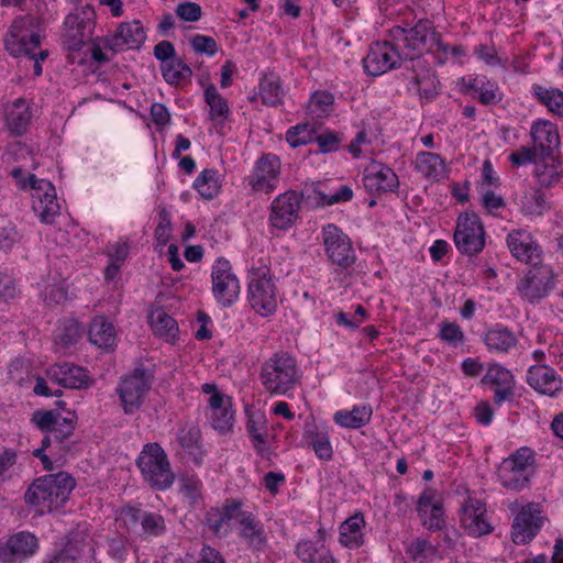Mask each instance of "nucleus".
I'll use <instances>...</instances> for the list:
<instances>
[{"label": "nucleus", "instance_id": "obj_1", "mask_svg": "<svg viewBox=\"0 0 563 563\" xmlns=\"http://www.w3.org/2000/svg\"><path fill=\"white\" fill-rule=\"evenodd\" d=\"M389 36L404 54L405 64L412 59H422L424 51L437 49L449 53L450 46L441 40L432 21L420 19L413 25L405 23L395 25L389 30Z\"/></svg>", "mask_w": 563, "mask_h": 563}, {"label": "nucleus", "instance_id": "obj_2", "mask_svg": "<svg viewBox=\"0 0 563 563\" xmlns=\"http://www.w3.org/2000/svg\"><path fill=\"white\" fill-rule=\"evenodd\" d=\"M75 479L65 472L49 474L35 479L27 488L24 500L38 507L41 512L59 509L68 500Z\"/></svg>", "mask_w": 563, "mask_h": 563}, {"label": "nucleus", "instance_id": "obj_3", "mask_svg": "<svg viewBox=\"0 0 563 563\" xmlns=\"http://www.w3.org/2000/svg\"><path fill=\"white\" fill-rule=\"evenodd\" d=\"M301 373L296 358L286 352H278L266 360L260 378L265 390L272 395L286 396L299 384Z\"/></svg>", "mask_w": 563, "mask_h": 563}, {"label": "nucleus", "instance_id": "obj_4", "mask_svg": "<svg viewBox=\"0 0 563 563\" xmlns=\"http://www.w3.org/2000/svg\"><path fill=\"white\" fill-rule=\"evenodd\" d=\"M136 466L143 481L155 490H167L175 483L168 455L157 442H148L143 445Z\"/></svg>", "mask_w": 563, "mask_h": 563}, {"label": "nucleus", "instance_id": "obj_5", "mask_svg": "<svg viewBox=\"0 0 563 563\" xmlns=\"http://www.w3.org/2000/svg\"><path fill=\"white\" fill-rule=\"evenodd\" d=\"M534 474V452L528 446L519 448L504 459L497 470L501 486L517 493L530 487Z\"/></svg>", "mask_w": 563, "mask_h": 563}, {"label": "nucleus", "instance_id": "obj_6", "mask_svg": "<svg viewBox=\"0 0 563 563\" xmlns=\"http://www.w3.org/2000/svg\"><path fill=\"white\" fill-rule=\"evenodd\" d=\"M154 377L151 368L137 366L120 378L115 393L125 415H133L141 409L152 388Z\"/></svg>", "mask_w": 563, "mask_h": 563}, {"label": "nucleus", "instance_id": "obj_7", "mask_svg": "<svg viewBox=\"0 0 563 563\" xmlns=\"http://www.w3.org/2000/svg\"><path fill=\"white\" fill-rule=\"evenodd\" d=\"M260 265L252 263L250 268L249 301L261 316H269L277 308L276 287L266 264L267 258H260Z\"/></svg>", "mask_w": 563, "mask_h": 563}, {"label": "nucleus", "instance_id": "obj_8", "mask_svg": "<svg viewBox=\"0 0 563 563\" xmlns=\"http://www.w3.org/2000/svg\"><path fill=\"white\" fill-rule=\"evenodd\" d=\"M317 195V183L306 184L300 194L286 191L277 196L271 205L269 224L286 231L294 225L298 218L300 199H311Z\"/></svg>", "mask_w": 563, "mask_h": 563}, {"label": "nucleus", "instance_id": "obj_9", "mask_svg": "<svg viewBox=\"0 0 563 563\" xmlns=\"http://www.w3.org/2000/svg\"><path fill=\"white\" fill-rule=\"evenodd\" d=\"M35 18L32 15L18 16L13 20L4 37L5 49L14 57H35L34 51L41 44V37L34 30Z\"/></svg>", "mask_w": 563, "mask_h": 563}, {"label": "nucleus", "instance_id": "obj_10", "mask_svg": "<svg viewBox=\"0 0 563 563\" xmlns=\"http://www.w3.org/2000/svg\"><path fill=\"white\" fill-rule=\"evenodd\" d=\"M212 295L222 307H231L241 292V285L231 263L219 257L211 267Z\"/></svg>", "mask_w": 563, "mask_h": 563}, {"label": "nucleus", "instance_id": "obj_11", "mask_svg": "<svg viewBox=\"0 0 563 563\" xmlns=\"http://www.w3.org/2000/svg\"><path fill=\"white\" fill-rule=\"evenodd\" d=\"M96 13L86 5L76 13H69L65 21L64 45L68 51H79L92 36Z\"/></svg>", "mask_w": 563, "mask_h": 563}, {"label": "nucleus", "instance_id": "obj_12", "mask_svg": "<svg viewBox=\"0 0 563 563\" xmlns=\"http://www.w3.org/2000/svg\"><path fill=\"white\" fill-rule=\"evenodd\" d=\"M454 243L457 250L466 255H476L485 246L484 227L475 213L465 212L457 219Z\"/></svg>", "mask_w": 563, "mask_h": 563}, {"label": "nucleus", "instance_id": "obj_13", "mask_svg": "<svg viewBox=\"0 0 563 563\" xmlns=\"http://www.w3.org/2000/svg\"><path fill=\"white\" fill-rule=\"evenodd\" d=\"M402 59L404 54L393 40L379 41L369 46L367 55L363 58V67L367 75L376 77L401 67Z\"/></svg>", "mask_w": 563, "mask_h": 563}, {"label": "nucleus", "instance_id": "obj_14", "mask_svg": "<svg viewBox=\"0 0 563 563\" xmlns=\"http://www.w3.org/2000/svg\"><path fill=\"white\" fill-rule=\"evenodd\" d=\"M525 276L519 280L517 290L530 303L545 298L553 287V272L549 265L530 264Z\"/></svg>", "mask_w": 563, "mask_h": 563}, {"label": "nucleus", "instance_id": "obj_15", "mask_svg": "<svg viewBox=\"0 0 563 563\" xmlns=\"http://www.w3.org/2000/svg\"><path fill=\"white\" fill-rule=\"evenodd\" d=\"M282 163L277 155L273 153L263 154L253 167L247 177L249 186L256 192H273L280 179Z\"/></svg>", "mask_w": 563, "mask_h": 563}, {"label": "nucleus", "instance_id": "obj_16", "mask_svg": "<svg viewBox=\"0 0 563 563\" xmlns=\"http://www.w3.org/2000/svg\"><path fill=\"white\" fill-rule=\"evenodd\" d=\"M323 245L328 258L342 268L352 266L355 252L349 236L335 224L323 227Z\"/></svg>", "mask_w": 563, "mask_h": 563}, {"label": "nucleus", "instance_id": "obj_17", "mask_svg": "<svg viewBox=\"0 0 563 563\" xmlns=\"http://www.w3.org/2000/svg\"><path fill=\"white\" fill-rule=\"evenodd\" d=\"M29 184L34 190L32 195L34 212L42 222L53 223L60 209L54 186L51 181L38 179L33 174L29 175Z\"/></svg>", "mask_w": 563, "mask_h": 563}, {"label": "nucleus", "instance_id": "obj_18", "mask_svg": "<svg viewBox=\"0 0 563 563\" xmlns=\"http://www.w3.org/2000/svg\"><path fill=\"white\" fill-rule=\"evenodd\" d=\"M78 560L95 562V547L86 530L70 531L65 547L49 563H75Z\"/></svg>", "mask_w": 563, "mask_h": 563}, {"label": "nucleus", "instance_id": "obj_19", "mask_svg": "<svg viewBox=\"0 0 563 563\" xmlns=\"http://www.w3.org/2000/svg\"><path fill=\"white\" fill-rule=\"evenodd\" d=\"M459 514L461 526L468 536L478 538L493 531L486 517V505L481 499L468 497Z\"/></svg>", "mask_w": 563, "mask_h": 563}, {"label": "nucleus", "instance_id": "obj_20", "mask_svg": "<svg viewBox=\"0 0 563 563\" xmlns=\"http://www.w3.org/2000/svg\"><path fill=\"white\" fill-rule=\"evenodd\" d=\"M506 243L516 260L527 265L541 263L542 250L531 232L525 229L512 230L508 233Z\"/></svg>", "mask_w": 563, "mask_h": 563}, {"label": "nucleus", "instance_id": "obj_21", "mask_svg": "<svg viewBox=\"0 0 563 563\" xmlns=\"http://www.w3.org/2000/svg\"><path fill=\"white\" fill-rule=\"evenodd\" d=\"M146 34L137 20L122 22L117 30L104 38L108 48L113 52L139 49L145 42Z\"/></svg>", "mask_w": 563, "mask_h": 563}, {"label": "nucleus", "instance_id": "obj_22", "mask_svg": "<svg viewBox=\"0 0 563 563\" xmlns=\"http://www.w3.org/2000/svg\"><path fill=\"white\" fill-rule=\"evenodd\" d=\"M38 548L37 539L30 532H19L0 545V563H22Z\"/></svg>", "mask_w": 563, "mask_h": 563}, {"label": "nucleus", "instance_id": "obj_23", "mask_svg": "<svg viewBox=\"0 0 563 563\" xmlns=\"http://www.w3.org/2000/svg\"><path fill=\"white\" fill-rule=\"evenodd\" d=\"M542 528L540 512L531 505L525 506L517 514L511 526V539L516 544L529 543Z\"/></svg>", "mask_w": 563, "mask_h": 563}, {"label": "nucleus", "instance_id": "obj_24", "mask_svg": "<svg viewBox=\"0 0 563 563\" xmlns=\"http://www.w3.org/2000/svg\"><path fill=\"white\" fill-rule=\"evenodd\" d=\"M363 184L369 194L380 195L395 191L399 186V180L390 167L374 162L365 169Z\"/></svg>", "mask_w": 563, "mask_h": 563}, {"label": "nucleus", "instance_id": "obj_25", "mask_svg": "<svg viewBox=\"0 0 563 563\" xmlns=\"http://www.w3.org/2000/svg\"><path fill=\"white\" fill-rule=\"evenodd\" d=\"M527 383L536 391L549 397H555L563 387L561 377L547 364L531 365L528 368Z\"/></svg>", "mask_w": 563, "mask_h": 563}, {"label": "nucleus", "instance_id": "obj_26", "mask_svg": "<svg viewBox=\"0 0 563 563\" xmlns=\"http://www.w3.org/2000/svg\"><path fill=\"white\" fill-rule=\"evenodd\" d=\"M48 376L58 385L69 389H86L93 383L88 371L71 363L52 366L48 371Z\"/></svg>", "mask_w": 563, "mask_h": 563}, {"label": "nucleus", "instance_id": "obj_27", "mask_svg": "<svg viewBox=\"0 0 563 563\" xmlns=\"http://www.w3.org/2000/svg\"><path fill=\"white\" fill-rule=\"evenodd\" d=\"M405 68L411 71L407 78L410 79L420 92V96L430 100L438 95V79L435 74L428 67L424 59H412L407 62Z\"/></svg>", "mask_w": 563, "mask_h": 563}, {"label": "nucleus", "instance_id": "obj_28", "mask_svg": "<svg viewBox=\"0 0 563 563\" xmlns=\"http://www.w3.org/2000/svg\"><path fill=\"white\" fill-rule=\"evenodd\" d=\"M5 126L11 135L20 136L27 132L32 120V111L27 101L18 98L4 108Z\"/></svg>", "mask_w": 563, "mask_h": 563}, {"label": "nucleus", "instance_id": "obj_29", "mask_svg": "<svg viewBox=\"0 0 563 563\" xmlns=\"http://www.w3.org/2000/svg\"><path fill=\"white\" fill-rule=\"evenodd\" d=\"M514 201L525 217H541L550 206L541 188L525 187L516 192Z\"/></svg>", "mask_w": 563, "mask_h": 563}, {"label": "nucleus", "instance_id": "obj_30", "mask_svg": "<svg viewBox=\"0 0 563 563\" xmlns=\"http://www.w3.org/2000/svg\"><path fill=\"white\" fill-rule=\"evenodd\" d=\"M530 135L533 148L541 154L550 155L560 144L558 128L549 120H538L532 123Z\"/></svg>", "mask_w": 563, "mask_h": 563}, {"label": "nucleus", "instance_id": "obj_31", "mask_svg": "<svg viewBox=\"0 0 563 563\" xmlns=\"http://www.w3.org/2000/svg\"><path fill=\"white\" fill-rule=\"evenodd\" d=\"M200 439V430L194 424L183 426L176 433V443L183 450L184 456L195 464H200L203 459Z\"/></svg>", "mask_w": 563, "mask_h": 563}, {"label": "nucleus", "instance_id": "obj_32", "mask_svg": "<svg viewBox=\"0 0 563 563\" xmlns=\"http://www.w3.org/2000/svg\"><path fill=\"white\" fill-rule=\"evenodd\" d=\"M416 169L427 179L440 181L449 175L445 162L437 153L420 152L416 156Z\"/></svg>", "mask_w": 563, "mask_h": 563}, {"label": "nucleus", "instance_id": "obj_33", "mask_svg": "<svg viewBox=\"0 0 563 563\" xmlns=\"http://www.w3.org/2000/svg\"><path fill=\"white\" fill-rule=\"evenodd\" d=\"M365 519L362 512L349 517L340 527V542L349 549H358L364 544Z\"/></svg>", "mask_w": 563, "mask_h": 563}, {"label": "nucleus", "instance_id": "obj_34", "mask_svg": "<svg viewBox=\"0 0 563 563\" xmlns=\"http://www.w3.org/2000/svg\"><path fill=\"white\" fill-rule=\"evenodd\" d=\"M372 415L373 410L369 405H355L351 410H338L333 415V421L342 428L360 429L371 421Z\"/></svg>", "mask_w": 563, "mask_h": 563}, {"label": "nucleus", "instance_id": "obj_35", "mask_svg": "<svg viewBox=\"0 0 563 563\" xmlns=\"http://www.w3.org/2000/svg\"><path fill=\"white\" fill-rule=\"evenodd\" d=\"M484 343L490 352L508 353L516 347L518 340L516 334L506 327L496 325L484 335Z\"/></svg>", "mask_w": 563, "mask_h": 563}, {"label": "nucleus", "instance_id": "obj_36", "mask_svg": "<svg viewBox=\"0 0 563 563\" xmlns=\"http://www.w3.org/2000/svg\"><path fill=\"white\" fill-rule=\"evenodd\" d=\"M89 340L99 347H111L114 344L115 334L113 324L103 317H97L89 327Z\"/></svg>", "mask_w": 563, "mask_h": 563}, {"label": "nucleus", "instance_id": "obj_37", "mask_svg": "<svg viewBox=\"0 0 563 563\" xmlns=\"http://www.w3.org/2000/svg\"><path fill=\"white\" fill-rule=\"evenodd\" d=\"M532 96L555 115L563 117V91L558 88L532 86Z\"/></svg>", "mask_w": 563, "mask_h": 563}, {"label": "nucleus", "instance_id": "obj_38", "mask_svg": "<svg viewBox=\"0 0 563 563\" xmlns=\"http://www.w3.org/2000/svg\"><path fill=\"white\" fill-rule=\"evenodd\" d=\"M161 70L165 81L173 86L187 84L192 76L191 68L180 57L168 64H161Z\"/></svg>", "mask_w": 563, "mask_h": 563}, {"label": "nucleus", "instance_id": "obj_39", "mask_svg": "<svg viewBox=\"0 0 563 563\" xmlns=\"http://www.w3.org/2000/svg\"><path fill=\"white\" fill-rule=\"evenodd\" d=\"M533 175L540 187L551 188L562 180L563 168L553 161L551 163L540 161L534 164Z\"/></svg>", "mask_w": 563, "mask_h": 563}, {"label": "nucleus", "instance_id": "obj_40", "mask_svg": "<svg viewBox=\"0 0 563 563\" xmlns=\"http://www.w3.org/2000/svg\"><path fill=\"white\" fill-rule=\"evenodd\" d=\"M262 102L268 107H277L284 98L280 79L275 75H265L260 82Z\"/></svg>", "mask_w": 563, "mask_h": 563}, {"label": "nucleus", "instance_id": "obj_41", "mask_svg": "<svg viewBox=\"0 0 563 563\" xmlns=\"http://www.w3.org/2000/svg\"><path fill=\"white\" fill-rule=\"evenodd\" d=\"M151 325L153 332L166 341H173L177 336L178 325L176 320L162 309L152 313Z\"/></svg>", "mask_w": 563, "mask_h": 563}, {"label": "nucleus", "instance_id": "obj_42", "mask_svg": "<svg viewBox=\"0 0 563 563\" xmlns=\"http://www.w3.org/2000/svg\"><path fill=\"white\" fill-rule=\"evenodd\" d=\"M194 187L205 199L214 198L221 189L220 174L217 169H205L196 178Z\"/></svg>", "mask_w": 563, "mask_h": 563}, {"label": "nucleus", "instance_id": "obj_43", "mask_svg": "<svg viewBox=\"0 0 563 563\" xmlns=\"http://www.w3.org/2000/svg\"><path fill=\"white\" fill-rule=\"evenodd\" d=\"M286 141L292 148L317 141V124L305 122L290 126L286 132Z\"/></svg>", "mask_w": 563, "mask_h": 563}, {"label": "nucleus", "instance_id": "obj_44", "mask_svg": "<svg viewBox=\"0 0 563 563\" xmlns=\"http://www.w3.org/2000/svg\"><path fill=\"white\" fill-rule=\"evenodd\" d=\"M240 523L242 526L241 536L247 540L250 545L255 549H261L266 542V537L255 517L251 514L243 515L242 518H240Z\"/></svg>", "mask_w": 563, "mask_h": 563}, {"label": "nucleus", "instance_id": "obj_45", "mask_svg": "<svg viewBox=\"0 0 563 563\" xmlns=\"http://www.w3.org/2000/svg\"><path fill=\"white\" fill-rule=\"evenodd\" d=\"M205 99L210 108L209 114L211 120L222 122L229 115L228 102L213 85L206 89Z\"/></svg>", "mask_w": 563, "mask_h": 563}, {"label": "nucleus", "instance_id": "obj_46", "mask_svg": "<svg viewBox=\"0 0 563 563\" xmlns=\"http://www.w3.org/2000/svg\"><path fill=\"white\" fill-rule=\"evenodd\" d=\"M32 365L24 358H15L8 366V377L19 386H27L31 382Z\"/></svg>", "mask_w": 563, "mask_h": 563}, {"label": "nucleus", "instance_id": "obj_47", "mask_svg": "<svg viewBox=\"0 0 563 563\" xmlns=\"http://www.w3.org/2000/svg\"><path fill=\"white\" fill-rule=\"evenodd\" d=\"M244 514L241 511V504L236 501H232L229 505H225L219 514V519L212 520V518L208 519L209 526L216 533H220L222 530L227 531V527L230 520L234 518H242Z\"/></svg>", "mask_w": 563, "mask_h": 563}, {"label": "nucleus", "instance_id": "obj_48", "mask_svg": "<svg viewBox=\"0 0 563 563\" xmlns=\"http://www.w3.org/2000/svg\"><path fill=\"white\" fill-rule=\"evenodd\" d=\"M233 417L234 411L232 409L231 402L219 408V410H213L209 413L211 426L222 433L231 429L233 424Z\"/></svg>", "mask_w": 563, "mask_h": 563}, {"label": "nucleus", "instance_id": "obj_49", "mask_svg": "<svg viewBox=\"0 0 563 563\" xmlns=\"http://www.w3.org/2000/svg\"><path fill=\"white\" fill-rule=\"evenodd\" d=\"M344 139V134L341 132L322 130L319 132V153L327 154L339 151Z\"/></svg>", "mask_w": 563, "mask_h": 563}, {"label": "nucleus", "instance_id": "obj_50", "mask_svg": "<svg viewBox=\"0 0 563 563\" xmlns=\"http://www.w3.org/2000/svg\"><path fill=\"white\" fill-rule=\"evenodd\" d=\"M82 335V328L75 320L66 321L59 329L57 339L59 344L64 347H69L76 344Z\"/></svg>", "mask_w": 563, "mask_h": 563}, {"label": "nucleus", "instance_id": "obj_51", "mask_svg": "<svg viewBox=\"0 0 563 563\" xmlns=\"http://www.w3.org/2000/svg\"><path fill=\"white\" fill-rule=\"evenodd\" d=\"M485 379L495 387L515 386L511 372L498 364L489 366Z\"/></svg>", "mask_w": 563, "mask_h": 563}, {"label": "nucleus", "instance_id": "obj_52", "mask_svg": "<svg viewBox=\"0 0 563 563\" xmlns=\"http://www.w3.org/2000/svg\"><path fill=\"white\" fill-rule=\"evenodd\" d=\"M31 421L42 431L54 434V428L59 422V412L54 410L35 411Z\"/></svg>", "mask_w": 563, "mask_h": 563}, {"label": "nucleus", "instance_id": "obj_53", "mask_svg": "<svg viewBox=\"0 0 563 563\" xmlns=\"http://www.w3.org/2000/svg\"><path fill=\"white\" fill-rule=\"evenodd\" d=\"M438 336L450 345L463 343L465 335L456 322L444 321L440 324Z\"/></svg>", "mask_w": 563, "mask_h": 563}, {"label": "nucleus", "instance_id": "obj_54", "mask_svg": "<svg viewBox=\"0 0 563 563\" xmlns=\"http://www.w3.org/2000/svg\"><path fill=\"white\" fill-rule=\"evenodd\" d=\"M422 525L429 530H442L445 526L444 511L440 505H432L430 510L419 514Z\"/></svg>", "mask_w": 563, "mask_h": 563}, {"label": "nucleus", "instance_id": "obj_55", "mask_svg": "<svg viewBox=\"0 0 563 563\" xmlns=\"http://www.w3.org/2000/svg\"><path fill=\"white\" fill-rule=\"evenodd\" d=\"M435 548L427 540L417 538L406 547V553L413 560L426 559L435 553Z\"/></svg>", "mask_w": 563, "mask_h": 563}, {"label": "nucleus", "instance_id": "obj_56", "mask_svg": "<svg viewBox=\"0 0 563 563\" xmlns=\"http://www.w3.org/2000/svg\"><path fill=\"white\" fill-rule=\"evenodd\" d=\"M20 240V234L15 225L8 221L2 220L0 224V250L9 251Z\"/></svg>", "mask_w": 563, "mask_h": 563}, {"label": "nucleus", "instance_id": "obj_57", "mask_svg": "<svg viewBox=\"0 0 563 563\" xmlns=\"http://www.w3.org/2000/svg\"><path fill=\"white\" fill-rule=\"evenodd\" d=\"M141 525L144 532L151 536H161L166 529L164 518L154 512H144Z\"/></svg>", "mask_w": 563, "mask_h": 563}, {"label": "nucleus", "instance_id": "obj_58", "mask_svg": "<svg viewBox=\"0 0 563 563\" xmlns=\"http://www.w3.org/2000/svg\"><path fill=\"white\" fill-rule=\"evenodd\" d=\"M536 157H537L536 148L528 147V146H521L518 150L512 151L509 154L508 159L512 166L522 167V166H526L533 162L537 163Z\"/></svg>", "mask_w": 563, "mask_h": 563}, {"label": "nucleus", "instance_id": "obj_59", "mask_svg": "<svg viewBox=\"0 0 563 563\" xmlns=\"http://www.w3.org/2000/svg\"><path fill=\"white\" fill-rule=\"evenodd\" d=\"M353 198V190L350 186L343 185L333 195H325L319 191V205L332 206L335 203L346 202Z\"/></svg>", "mask_w": 563, "mask_h": 563}, {"label": "nucleus", "instance_id": "obj_60", "mask_svg": "<svg viewBox=\"0 0 563 563\" xmlns=\"http://www.w3.org/2000/svg\"><path fill=\"white\" fill-rule=\"evenodd\" d=\"M130 245L126 241L119 240L113 243H109L107 246V255L111 262L123 265L129 256Z\"/></svg>", "mask_w": 563, "mask_h": 563}, {"label": "nucleus", "instance_id": "obj_61", "mask_svg": "<svg viewBox=\"0 0 563 563\" xmlns=\"http://www.w3.org/2000/svg\"><path fill=\"white\" fill-rule=\"evenodd\" d=\"M59 423L56 424V428H54V438L62 442L64 439L69 437L74 429L76 423V416L75 413L69 412L66 417H63L59 413Z\"/></svg>", "mask_w": 563, "mask_h": 563}, {"label": "nucleus", "instance_id": "obj_62", "mask_svg": "<svg viewBox=\"0 0 563 563\" xmlns=\"http://www.w3.org/2000/svg\"><path fill=\"white\" fill-rule=\"evenodd\" d=\"M190 43L194 51L200 54L213 56L218 51L217 42L210 36L197 34L192 36Z\"/></svg>", "mask_w": 563, "mask_h": 563}, {"label": "nucleus", "instance_id": "obj_63", "mask_svg": "<svg viewBox=\"0 0 563 563\" xmlns=\"http://www.w3.org/2000/svg\"><path fill=\"white\" fill-rule=\"evenodd\" d=\"M202 391L210 395L208 400L210 412L213 410H219V408L231 402L230 398L221 394L214 384H203Z\"/></svg>", "mask_w": 563, "mask_h": 563}, {"label": "nucleus", "instance_id": "obj_64", "mask_svg": "<svg viewBox=\"0 0 563 563\" xmlns=\"http://www.w3.org/2000/svg\"><path fill=\"white\" fill-rule=\"evenodd\" d=\"M177 15L188 22H196L201 18V8L195 2H184L176 8Z\"/></svg>", "mask_w": 563, "mask_h": 563}]
</instances>
